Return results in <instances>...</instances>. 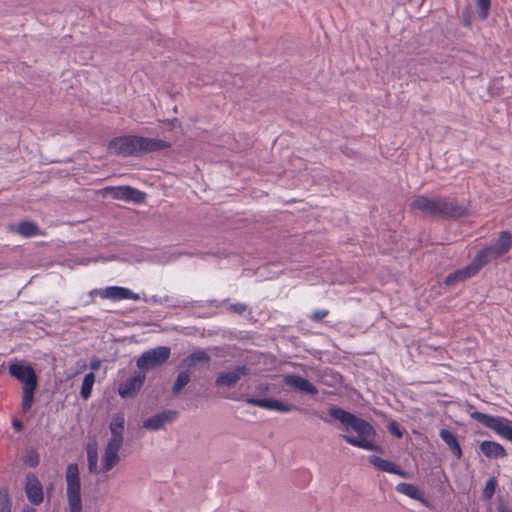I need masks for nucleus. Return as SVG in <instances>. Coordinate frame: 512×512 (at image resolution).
Masks as SVG:
<instances>
[{"label":"nucleus","instance_id":"11","mask_svg":"<svg viewBox=\"0 0 512 512\" xmlns=\"http://www.w3.org/2000/svg\"><path fill=\"white\" fill-rule=\"evenodd\" d=\"M178 417V412L175 410H166L155 414L145 421H143V428L147 430L157 431L168 423L174 422Z\"/></svg>","mask_w":512,"mask_h":512},{"label":"nucleus","instance_id":"18","mask_svg":"<svg viewBox=\"0 0 512 512\" xmlns=\"http://www.w3.org/2000/svg\"><path fill=\"white\" fill-rule=\"evenodd\" d=\"M369 462L380 471L396 474L403 478H408V473L391 461L372 455L369 457Z\"/></svg>","mask_w":512,"mask_h":512},{"label":"nucleus","instance_id":"32","mask_svg":"<svg viewBox=\"0 0 512 512\" xmlns=\"http://www.w3.org/2000/svg\"><path fill=\"white\" fill-rule=\"evenodd\" d=\"M0 512H11V500L5 488L0 489Z\"/></svg>","mask_w":512,"mask_h":512},{"label":"nucleus","instance_id":"2","mask_svg":"<svg viewBox=\"0 0 512 512\" xmlns=\"http://www.w3.org/2000/svg\"><path fill=\"white\" fill-rule=\"evenodd\" d=\"M170 146L168 141L162 139L129 135L112 139L108 149L113 154L128 157L165 150Z\"/></svg>","mask_w":512,"mask_h":512},{"label":"nucleus","instance_id":"43","mask_svg":"<svg viewBox=\"0 0 512 512\" xmlns=\"http://www.w3.org/2000/svg\"><path fill=\"white\" fill-rule=\"evenodd\" d=\"M21 512H37L34 508L29 506H24Z\"/></svg>","mask_w":512,"mask_h":512},{"label":"nucleus","instance_id":"27","mask_svg":"<svg viewBox=\"0 0 512 512\" xmlns=\"http://www.w3.org/2000/svg\"><path fill=\"white\" fill-rule=\"evenodd\" d=\"M94 383H95L94 372H90V373L86 374L83 379V382L81 385V390H80V396L84 400H87L91 396V392H92Z\"/></svg>","mask_w":512,"mask_h":512},{"label":"nucleus","instance_id":"28","mask_svg":"<svg viewBox=\"0 0 512 512\" xmlns=\"http://www.w3.org/2000/svg\"><path fill=\"white\" fill-rule=\"evenodd\" d=\"M37 386L23 387V396H22V410L24 413L28 412L32 404L34 402V391Z\"/></svg>","mask_w":512,"mask_h":512},{"label":"nucleus","instance_id":"33","mask_svg":"<svg viewBox=\"0 0 512 512\" xmlns=\"http://www.w3.org/2000/svg\"><path fill=\"white\" fill-rule=\"evenodd\" d=\"M491 6L490 0H476V7L479 17L484 20L488 17Z\"/></svg>","mask_w":512,"mask_h":512},{"label":"nucleus","instance_id":"20","mask_svg":"<svg viewBox=\"0 0 512 512\" xmlns=\"http://www.w3.org/2000/svg\"><path fill=\"white\" fill-rule=\"evenodd\" d=\"M439 436L445 442L453 455L457 459H460L463 455V452L458 442L457 436L449 429H441Z\"/></svg>","mask_w":512,"mask_h":512},{"label":"nucleus","instance_id":"35","mask_svg":"<svg viewBox=\"0 0 512 512\" xmlns=\"http://www.w3.org/2000/svg\"><path fill=\"white\" fill-rule=\"evenodd\" d=\"M247 308H248V306L246 304L233 303V304H229L226 309L230 313L242 315L247 310Z\"/></svg>","mask_w":512,"mask_h":512},{"label":"nucleus","instance_id":"17","mask_svg":"<svg viewBox=\"0 0 512 512\" xmlns=\"http://www.w3.org/2000/svg\"><path fill=\"white\" fill-rule=\"evenodd\" d=\"M65 478L67 483V495H80V478L78 466L75 463L68 464L66 467Z\"/></svg>","mask_w":512,"mask_h":512},{"label":"nucleus","instance_id":"23","mask_svg":"<svg viewBox=\"0 0 512 512\" xmlns=\"http://www.w3.org/2000/svg\"><path fill=\"white\" fill-rule=\"evenodd\" d=\"M264 409L274 410L280 413H289L297 410V407L293 404L285 403L278 399L265 398Z\"/></svg>","mask_w":512,"mask_h":512},{"label":"nucleus","instance_id":"45","mask_svg":"<svg viewBox=\"0 0 512 512\" xmlns=\"http://www.w3.org/2000/svg\"><path fill=\"white\" fill-rule=\"evenodd\" d=\"M169 300H170V297L169 296H165L164 302H168Z\"/></svg>","mask_w":512,"mask_h":512},{"label":"nucleus","instance_id":"37","mask_svg":"<svg viewBox=\"0 0 512 512\" xmlns=\"http://www.w3.org/2000/svg\"><path fill=\"white\" fill-rule=\"evenodd\" d=\"M245 402L260 408H264L265 398H247Z\"/></svg>","mask_w":512,"mask_h":512},{"label":"nucleus","instance_id":"29","mask_svg":"<svg viewBox=\"0 0 512 512\" xmlns=\"http://www.w3.org/2000/svg\"><path fill=\"white\" fill-rule=\"evenodd\" d=\"M87 461L88 469L90 473H97L98 470V452L94 445H88L87 447Z\"/></svg>","mask_w":512,"mask_h":512},{"label":"nucleus","instance_id":"39","mask_svg":"<svg viewBox=\"0 0 512 512\" xmlns=\"http://www.w3.org/2000/svg\"><path fill=\"white\" fill-rule=\"evenodd\" d=\"M390 432L394 434L397 438H401L403 435L396 423H392L390 425Z\"/></svg>","mask_w":512,"mask_h":512},{"label":"nucleus","instance_id":"3","mask_svg":"<svg viewBox=\"0 0 512 512\" xmlns=\"http://www.w3.org/2000/svg\"><path fill=\"white\" fill-rule=\"evenodd\" d=\"M409 207L414 211L443 218H458L465 213L463 206L446 197L430 198L425 195H417L411 200Z\"/></svg>","mask_w":512,"mask_h":512},{"label":"nucleus","instance_id":"22","mask_svg":"<svg viewBox=\"0 0 512 512\" xmlns=\"http://www.w3.org/2000/svg\"><path fill=\"white\" fill-rule=\"evenodd\" d=\"M396 491L410 497L411 499L420 501L422 503L426 502L424 493L414 484L399 483L396 486Z\"/></svg>","mask_w":512,"mask_h":512},{"label":"nucleus","instance_id":"25","mask_svg":"<svg viewBox=\"0 0 512 512\" xmlns=\"http://www.w3.org/2000/svg\"><path fill=\"white\" fill-rule=\"evenodd\" d=\"M16 232L23 237H32L41 234L38 226L30 221H22L16 227Z\"/></svg>","mask_w":512,"mask_h":512},{"label":"nucleus","instance_id":"38","mask_svg":"<svg viewBox=\"0 0 512 512\" xmlns=\"http://www.w3.org/2000/svg\"><path fill=\"white\" fill-rule=\"evenodd\" d=\"M101 366V360L99 358H94L90 361L89 367L93 371H97Z\"/></svg>","mask_w":512,"mask_h":512},{"label":"nucleus","instance_id":"16","mask_svg":"<svg viewBox=\"0 0 512 512\" xmlns=\"http://www.w3.org/2000/svg\"><path fill=\"white\" fill-rule=\"evenodd\" d=\"M145 374L138 373L135 376L128 378L126 381L119 385L118 393L123 398L134 396L142 387L145 381Z\"/></svg>","mask_w":512,"mask_h":512},{"label":"nucleus","instance_id":"26","mask_svg":"<svg viewBox=\"0 0 512 512\" xmlns=\"http://www.w3.org/2000/svg\"><path fill=\"white\" fill-rule=\"evenodd\" d=\"M191 374L188 370H182L178 373L177 378L172 386V393L174 396L180 394L182 389L190 382Z\"/></svg>","mask_w":512,"mask_h":512},{"label":"nucleus","instance_id":"31","mask_svg":"<svg viewBox=\"0 0 512 512\" xmlns=\"http://www.w3.org/2000/svg\"><path fill=\"white\" fill-rule=\"evenodd\" d=\"M497 488V480L495 477H491L487 480L485 487L483 489V498L485 500H490Z\"/></svg>","mask_w":512,"mask_h":512},{"label":"nucleus","instance_id":"8","mask_svg":"<svg viewBox=\"0 0 512 512\" xmlns=\"http://www.w3.org/2000/svg\"><path fill=\"white\" fill-rule=\"evenodd\" d=\"M8 371L12 377L23 383V387L37 386V376L30 365L12 363Z\"/></svg>","mask_w":512,"mask_h":512},{"label":"nucleus","instance_id":"13","mask_svg":"<svg viewBox=\"0 0 512 512\" xmlns=\"http://www.w3.org/2000/svg\"><path fill=\"white\" fill-rule=\"evenodd\" d=\"M123 444L108 441L101 461V472H108L120 461L119 451Z\"/></svg>","mask_w":512,"mask_h":512},{"label":"nucleus","instance_id":"12","mask_svg":"<svg viewBox=\"0 0 512 512\" xmlns=\"http://www.w3.org/2000/svg\"><path fill=\"white\" fill-rule=\"evenodd\" d=\"M250 374V368L245 365L237 366L234 370L220 373L215 379L217 387H233L243 376Z\"/></svg>","mask_w":512,"mask_h":512},{"label":"nucleus","instance_id":"24","mask_svg":"<svg viewBox=\"0 0 512 512\" xmlns=\"http://www.w3.org/2000/svg\"><path fill=\"white\" fill-rule=\"evenodd\" d=\"M210 360L211 357L205 350H197L187 356L182 363L187 367H192L197 363H208Z\"/></svg>","mask_w":512,"mask_h":512},{"label":"nucleus","instance_id":"5","mask_svg":"<svg viewBox=\"0 0 512 512\" xmlns=\"http://www.w3.org/2000/svg\"><path fill=\"white\" fill-rule=\"evenodd\" d=\"M471 418L495 431L501 437L512 442V421L503 417L491 416L482 412H472Z\"/></svg>","mask_w":512,"mask_h":512},{"label":"nucleus","instance_id":"7","mask_svg":"<svg viewBox=\"0 0 512 512\" xmlns=\"http://www.w3.org/2000/svg\"><path fill=\"white\" fill-rule=\"evenodd\" d=\"M24 490L26 497L32 505H40L44 499L43 486L34 473L25 476Z\"/></svg>","mask_w":512,"mask_h":512},{"label":"nucleus","instance_id":"15","mask_svg":"<svg viewBox=\"0 0 512 512\" xmlns=\"http://www.w3.org/2000/svg\"><path fill=\"white\" fill-rule=\"evenodd\" d=\"M97 293L102 298L112 299V300H122V299H131V300H139L140 296L134 292H132L128 288L119 287V286H111L106 287L101 290H94L91 294Z\"/></svg>","mask_w":512,"mask_h":512},{"label":"nucleus","instance_id":"40","mask_svg":"<svg viewBox=\"0 0 512 512\" xmlns=\"http://www.w3.org/2000/svg\"><path fill=\"white\" fill-rule=\"evenodd\" d=\"M498 512H512V509L508 505L501 503L498 506Z\"/></svg>","mask_w":512,"mask_h":512},{"label":"nucleus","instance_id":"4","mask_svg":"<svg viewBox=\"0 0 512 512\" xmlns=\"http://www.w3.org/2000/svg\"><path fill=\"white\" fill-rule=\"evenodd\" d=\"M512 248V234L508 231H502L499 238L491 245L481 249L476 257L484 267L491 261L505 255Z\"/></svg>","mask_w":512,"mask_h":512},{"label":"nucleus","instance_id":"1","mask_svg":"<svg viewBox=\"0 0 512 512\" xmlns=\"http://www.w3.org/2000/svg\"><path fill=\"white\" fill-rule=\"evenodd\" d=\"M328 413L331 417L339 420L346 431L353 430L357 433V437L343 435L342 437L347 443L368 451L382 453L381 446L374 442L376 432L369 422L336 406H332Z\"/></svg>","mask_w":512,"mask_h":512},{"label":"nucleus","instance_id":"44","mask_svg":"<svg viewBox=\"0 0 512 512\" xmlns=\"http://www.w3.org/2000/svg\"><path fill=\"white\" fill-rule=\"evenodd\" d=\"M320 418H321L324 422H326V423H328V422H329V420H328L327 418H324V417H322V416H320Z\"/></svg>","mask_w":512,"mask_h":512},{"label":"nucleus","instance_id":"21","mask_svg":"<svg viewBox=\"0 0 512 512\" xmlns=\"http://www.w3.org/2000/svg\"><path fill=\"white\" fill-rule=\"evenodd\" d=\"M480 450L481 452L487 457V458H504L507 456V452L505 448L494 441H483L480 444Z\"/></svg>","mask_w":512,"mask_h":512},{"label":"nucleus","instance_id":"30","mask_svg":"<svg viewBox=\"0 0 512 512\" xmlns=\"http://www.w3.org/2000/svg\"><path fill=\"white\" fill-rule=\"evenodd\" d=\"M23 462L29 467H36L40 462L39 454L35 449H28L23 456Z\"/></svg>","mask_w":512,"mask_h":512},{"label":"nucleus","instance_id":"19","mask_svg":"<svg viewBox=\"0 0 512 512\" xmlns=\"http://www.w3.org/2000/svg\"><path fill=\"white\" fill-rule=\"evenodd\" d=\"M124 424H125V418H124L123 414L118 413L112 417V420L109 424V430L111 433V437L108 441L123 444V442H124V437H123Z\"/></svg>","mask_w":512,"mask_h":512},{"label":"nucleus","instance_id":"41","mask_svg":"<svg viewBox=\"0 0 512 512\" xmlns=\"http://www.w3.org/2000/svg\"><path fill=\"white\" fill-rule=\"evenodd\" d=\"M12 425H13V428L18 431L22 429V423L19 420H14Z\"/></svg>","mask_w":512,"mask_h":512},{"label":"nucleus","instance_id":"9","mask_svg":"<svg viewBox=\"0 0 512 512\" xmlns=\"http://www.w3.org/2000/svg\"><path fill=\"white\" fill-rule=\"evenodd\" d=\"M482 267L483 266L479 262V259L475 256L469 265L450 273L445 279V284L447 286H455L458 283L475 276Z\"/></svg>","mask_w":512,"mask_h":512},{"label":"nucleus","instance_id":"10","mask_svg":"<svg viewBox=\"0 0 512 512\" xmlns=\"http://www.w3.org/2000/svg\"><path fill=\"white\" fill-rule=\"evenodd\" d=\"M106 191L113 199L142 203L146 194L130 186L107 187Z\"/></svg>","mask_w":512,"mask_h":512},{"label":"nucleus","instance_id":"14","mask_svg":"<svg viewBox=\"0 0 512 512\" xmlns=\"http://www.w3.org/2000/svg\"><path fill=\"white\" fill-rule=\"evenodd\" d=\"M283 382L285 385L298 392H303L310 395H316L318 393V389L314 384H312L306 378L295 374L284 375Z\"/></svg>","mask_w":512,"mask_h":512},{"label":"nucleus","instance_id":"34","mask_svg":"<svg viewBox=\"0 0 512 512\" xmlns=\"http://www.w3.org/2000/svg\"><path fill=\"white\" fill-rule=\"evenodd\" d=\"M67 500L70 512L82 511V501L80 495H67Z\"/></svg>","mask_w":512,"mask_h":512},{"label":"nucleus","instance_id":"36","mask_svg":"<svg viewBox=\"0 0 512 512\" xmlns=\"http://www.w3.org/2000/svg\"><path fill=\"white\" fill-rule=\"evenodd\" d=\"M329 314V311L326 309H320L315 310L311 315L310 319L314 322H320L322 321L327 315Z\"/></svg>","mask_w":512,"mask_h":512},{"label":"nucleus","instance_id":"42","mask_svg":"<svg viewBox=\"0 0 512 512\" xmlns=\"http://www.w3.org/2000/svg\"><path fill=\"white\" fill-rule=\"evenodd\" d=\"M175 307H187L188 306V303L184 302V301H180V300H177L174 304Z\"/></svg>","mask_w":512,"mask_h":512},{"label":"nucleus","instance_id":"6","mask_svg":"<svg viewBox=\"0 0 512 512\" xmlns=\"http://www.w3.org/2000/svg\"><path fill=\"white\" fill-rule=\"evenodd\" d=\"M171 350L167 346H159L143 352L137 359V367L143 371H149L162 366L170 357Z\"/></svg>","mask_w":512,"mask_h":512}]
</instances>
